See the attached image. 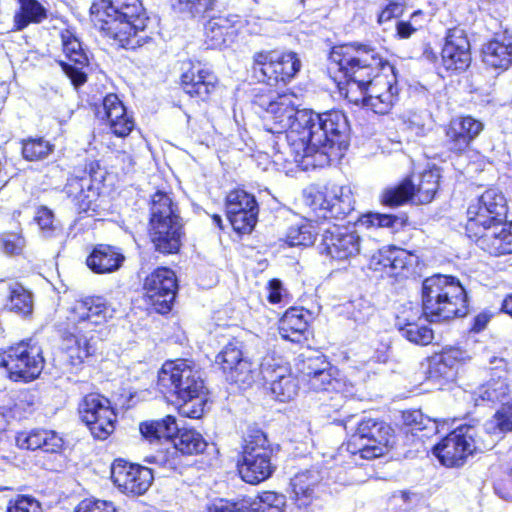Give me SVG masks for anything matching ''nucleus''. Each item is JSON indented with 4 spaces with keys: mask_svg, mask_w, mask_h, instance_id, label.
Instances as JSON below:
<instances>
[{
    "mask_svg": "<svg viewBox=\"0 0 512 512\" xmlns=\"http://www.w3.org/2000/svg\"><path fill=\"white\" fill-rule=\"evenodd\" d=\"M328 71L340 91H346V97L353 90L360 92L361 99L350 98V101H361L376 114L388 113L397 100L395 67L383 61L368 45L348 43L333 47Z\"/></svg>",
    "mask_w": 512,
    "mask_h": 512,
    "instance_id": "1",
    "label": "nucleus"
},
{
    "mask_svg": "<svg viewBox=\"0 0 512 512\" xmlns=\"http://www.w3.org/2000/svg\"><path fill=\"white\" fill-rule=\"evenodd\" d=\"M292 140L297 141L292 161L304 170L325 167L341 159L350 143V126L339 110L299 114Z\"/></svg>",
    "mask_w": 512,
    "mask_h": 512,
    "instance_id": "2",
    "label": "nucleus"
},
{
    "mask_svg": "<svg viewBox=\"0 0 512 512\" xmlns=\"http://www.w3.org/2000/svg\"><path fill=\"white\" fill-rule=\"evenodd\" d=\"M108 317L109 307L100 296H82L67 309L63 344L73 365L82 363L95 352L94 334Z\"/></svg>",
    "mask_w": 512,
    "mask_h": 512,
    "instance_id": "3",
    "label": "nucleus"
},
{
    "mask_svg": "<svg viewBox=\"0 0 512 512\" xmlns=\"http://www.w3.org/2000/svg\"><path fill=\"white\" fill-rule=\"evenodd\" d=\"M159 390L168 397H175L179 413L199 419L206 405L204 381L201 371L191 361H167L158 372Z\"/></svg>",
    "mask_w": 512,
    "mask_h": 512,
    "instance_id": "4",
    "label": "nucleus"
},
{
    "mask_svg": "<svg viewBox=\"0 0 512 512\" xmlns=\"http://www.w3.org/2000/svg\"><path fill=\"white\" fill-rule=\"evenodd\" d=\"M422 314L431 323H441L468 313V294L458 278L434 274L422 282Z\"/></svg>",
    "mask_w": 512,
    "mask_h": 512,
    "instance_id": "5",
    "label": "nucleus"
},
{
    "mask_svg": "<svg viewBox=\"0 0 512 512\" xmlns=\"http://www.w3.org/2000/svg\"><path fill=\"white\" fill-rule=\"evenodd\" d=\"M182 219L170 195L157 191L150 200V236L157 251L176 253L181 245Z\"/></svg>",
    "mask_w": 512,
    "mask_h": 512,
    "instance_id": "6",
    "label": "nucleus"
},
{
    "mask_svg": "<svg viewBox=\"0 0 512 512\" xmlns=\"http://www.w3.org/2000/svg\"><path fill=\"white\" fill-rule=\"evenodd\" d=\"M483 434L487 433L480 425H460L434 446L433 453L447 467L461 466L469 455L494 446V439L487 440Z\"/></svg>",
    "mask_w": 512,
    "mask_h": 512,
    "instance_id": "7",
    "label": "nucleus"
},
{
    "mask_svg": "<svg viewBox=\"0 0 512 512\" xmlns=\"http://www.w3.org/2000/svg\"><path fill=\"white\" fill-rule=\"evenodd\" d=\"M139 431L143 438L151 443L161 439L171 441L173 453L197 455L203 453L208 447V442L201 433L195 429L179 428L176 418L172 415L144 421L140 423Z\"/></svg>",
    "mask_w": 512,
    "mask_h": 512,
    "instance_id": "8",
    "label": "nucleus"
},
{
    "mask_svg": "<svg viewBox=\"0 0 512 512\" xmlns=\"http://www.w3.org/2000/svg\"><path fill=\"white\" fill-rule=\"evenodd\" d=\"M273 448L266 434L257 428L248 430L244 438L238 471L241 478L249 484H258L268 479L276 466L272 462Z\"/></svg>",
    "mask_w": 512,
    "mask_h": 512,
    "instance_id": "9",
    "label": "nucleus"
},
{
    "mask_svg": "<svg viewBox=\"0 0 512 512\" xmlns=\"http://www.w3.org/2000/svg\"><path fill=\"white\" fill-rule=\"evenodd\" d=\"M44 363L42 348L33 339L22 340L0 353V367L5 368L9 379L15 382L35 380Z\"/></svg>",
    "mask_w": 512,
    "mask_h": 512,
    "instance_id": "10",
    "label": "nucleus"
},
{
    "mask_svg": "<svg viewBox=\"0 0 512 512\" xmlns=\"http://www.w3.org/2000/svg\"><path fill=\"white\" fill-rule=\"evenodd\" d=\"M392 439L393 429L389 424L377 418L363 417L347 442V451L362 459L378 458L388 451Z\"/></svg>",
    "mask_w": 512,
    "mask_h": 512,
    "instance_id": "11",
    "label": "nucleus"
},
{
    "mask_svg": "<svg viewBox=\"0 0 512 512\" xmlns=\"http://www.w3.org/2000/svg\"><path fill=\"white\" fill-rule=\"evenodd\" d=\"M253 76L269 86L286 85L301 69V61L294 52L260 51L253 55Z\"/></svg>",
    "mask_w": 512,
    "mask_h": 512,
    "instance_id": "12",
    "label": "nucleus"
},
{
    "mask_svg": "<svg viewBox=\"0 0 512 512\" xmlns=\"http://www.w3.org/2000/svg\"><path fill=\"white\" fill-rule=\"evenodd\" d=\"M128 0H97L91 8V21L114 45L126 48L128 44Z\"/></svg>",
    "mask_w": 512,
    "mask_h": 512,
    "instance_id": "13",
    "label": "nucleus"
},
{
    "mask_svg": "<svg viewBox=\"0 0 512 512\" xmlns=\"http://www.w3.org/2000/svg\"><path fill=\"white\" fill-rule=\"evenodd\" d=\"M305 201L318 220H342L354 211V199L350 187L329 183L324 191L305 193Z\"/></svg>",
    "mask_w": 512,
    "mask_h": 512,
    "instance_id": "14",
    "label": "nucleus"
},
{
    "mask_svg": "<svg viewBox=\"0 0 512 512\" xmlns=\"http://www.w3.org/2000/svg\"><path fill=\"white\" fill-rule=\"evenodd\" d=\"M78 411L82 422L95 438L104 440L114 431L116 414L104 396L97 393L85 395Z\"/></svg>",
    "mask_w": 512,
    "mask_h": 512,
    "instance_id": "15",
    "label": "nucleus"
},
{
    "mask_svg": "<svg viewBox=\"0 0 512 512\" xmlns=\"http://www.w3.org/2000/svg\"><path fill=\"white\" fill-rule=\"evenodd\" d=\"M260 374L271 393L280 402L294 398L298 392V381L291 373L290 366L282 357L266 355L259 365Z\"/></svg>",
    "mask_w": 512,
    "mask_h": 512,
    "instance_id": "16",
    "label": "nucleus"
},
{
    "mask_svg": "<svg viewBox=\"0 0 512 512\" xmlns=\"http://www.w3.org/2000/svg\"><path fill=\"white\" fill-rule=\"evenodd\" d=\"M361 244L355 225L333 224L324 229L320 249L331 259L345 261L361 253Z\"/></svg>",
    "mask_w": 512,
    "mask_h": 512,
    "instance_id": "17",
    "label": "nucleus"
},
{
    "mask_svg": "<svg viewBox=\"0 0 512 512\" xmlns=\"http://www.w3.org/2000/svg\"><path fill=\"white\" fill-rule=\"evenodd\" d=\"M99 164L91 162L89 172L84 171L82 176H71L64 187L66 195L74 202L78 211L95 212L98 208L100 183L103 174L98 172Z\"/></svg>",
    "mask_w": 512,
    "mask_h": 512,
    "instance_id": "18",
    "label": "nucleus"
},
{
    "mask_svg": "<svg viewBox=\"0 0 512 512\" xmlns=\"http://www.w3.org/2000/svg\"><path fill=\"white\" fill-rule=\"evenodd\" d=\"M309 109L297 110L291 96L283 94L279 97L277 105H272L271 113L263 115L264 127L267 131L282 136L287 142L288 153L293 157L297 141L292 140V134L297 133L295 124L299 114L308 112Z\"/></svg>",
    "mask_w": 512,
    "mask_h": 512,
    "instance_id": "19",
    "label": "nucleus"
},
{
    "mask_svg": "<svg viewBox=\"0 0 512 512\" xmlns=\"http://www.w3.org/2000/svg\"><path fill=\"white\" fill-rule=\"evenodd\" d=\"M507 202L501 191L487 189L467 209L466 230L478 227V224L506 222Z\"/></svg>",
    "mask_w": 512,
    "mask_h": 512,
    "instance_id": "20",
    "label": "nucleus"
},
{
    "mask_svg": "<svg viewBox=\"0 0 512 512\" xmlns=\"http://www.w3.org/2000/svg\"><path fill=\"white\" fill-rule=\"evenodd\" d=\"M258 214L259 206L254 195L241 189L227 195L226 215L237 233H251L258 221Z\"/></svg>",
    "mask_w": 512,
    "mask_h": 512,
    "instance_id": "21",
    "label": "nucleus"
},
{
    "mask_svg": "<svg viewBox=\"0 0 512 512\" xmlns=\"http://www.w3.org/2000/svg\"><path fill=\"white\" fill-rule=\"evenodd\" d=\"M175 273L169 268H158L146 276L144 289L156 312L166 314L171 311L177 292Z\"/></svg>",
    "mask_w": 512,
    "mask_h": 512,
    "instance_id": "22",
    "label": "nucleus"
},
{
    "mask_svg": "<svg viewBox=\"0 0 512 512\" xmlns=\"http://www.w3.org/2000/svg\"><path fill=\"white\" fill-rule=\"evenodd\" d=\"M217 365L228 381L250 386L255 379V370L252 363L243 357L241 349L236 343L227 344L216 356Z\"/></svg>",
    "mask_w": 512,
    "mask_h": 512,
    "instance_id": "23",
    "label": "nucleus"
},
{
    "mask_svg": "<svg viewBox=\"0 0 512 512\" xmlns=\"http://www.w3.org/2000/svg\"><path fill=\"white\" fill-rule=\"evenodd\" d=\"M466 233L480 249L490 255L512 253V241L506 222L478 224V227L466 230Z\"/></svg>",
    "mask_w": 512,
    "mask_h": 512,
    "instance_id": "24",
    "label": "nucleus"
},
{
    "mask_svg": "<svg viewBox=\"0 0 512 512\" xmlns=\"http://www.w3.org/2000/svg\"><path fill=\"white\" fill-rule=\"evenodd\" d=\"M181 75V87L191 98L197 101H207L215 91L218 78L201 62L183 64Z\"/></svg>",
    "mask_w": 512,
    "mask_h": 512,
    "instance_id": "25",
    "label": "nucleus"
},
{
    "mask_svg": "<svg viewBox=\"0 0 512 512\" xmlns=\"http://www.w3.org/2000/svg\"><path fill=\"white\" fill-rule=\"evenodd\" d=\"M471 63L470 43L462 29L447 32L441 51V66L449 74L464 72Z\"/></svg>",
    "mask_w": 512,
    "mask_h": 512,
    "instance_id": "26",
    "label": "nucleus"
},
{
    "mask_svg": "<svg viewBox=\"0 0 512 512\" xmlns=\"http://www.w3.org/2000/svg\"><path fill=\"white\" fill-rule=\"evenodd\" d=\"M323 479V471L317 467L297 473L290 482V499L298 508H307L325 494Z\"/></svg>",
    "mask_w": 512,
    "mask_h": 512,
    "instance_id": "27",
    "label": "nucleus"
},
{
    "mask_svg": "<svg viewBox=\"0 0 512 512\" xmlns=\"http://www.w3.org/2000/svg\"><path fill=\"white\" fill-rule=\"evenodd\" d=\"M484 124L472 116H459L451 119L445 129V146L457 155L464 153L480 135Z\"/></svg>",
    "mask_w": 512,
    "mask_h": 512,
    "instance_id": "28",
    "label": "nucleus"
},
{
    "mask_svg": "<svg viewBox=\"0 0 512 512\" xmlns=\"http://www.w3.org/2000/svg\"><path fill=\"white\" fill-rule=\"evenodd\" d=\"M63 52L69 62L61 61L60 65L74 86H80L87 80L83 68L88 65V57L80 40L70 29L61 32Z\"/></svg>",
    "mask_w": 512,
    "mask_h": 512,
    "instance_id": "29",
    "label": "nucleus"
},
{
    "mask_svg": "<svg viewBox=\"0 0 512 512\" xmlns=\"http://www.w3.org/2000/svg\"><path fill=\"white\" fill-rule=\"evenodd\" d=\"M422 309L418 306L405 307L397 316L395 326L408 341L418 345H428L432 342L433 331L422 319Z\"/></svg>",
    "mask_w": 512,
    "mask_h": 512,
    "instance_id": "30",
    "label": "nucleus"
},
{
    "mask_svg": "<svg viewBox=\"0 0 512 512\" xmlns=\"http://www.w3.org/2000/svg\"><path fill=\"white\" fill-rule=\"evenodd\" d=\"M463 358L459 348H446L428 358L427 379L440 386L455 380Z\"/></svg>",
    "mask_w": 512,
    "mask_h": 512,
    "instance_id": "31",
    "label": "nucleus"
},
{
    "mask_svg": "<svg viewBox=\"0 0 512 512\" xmlns=\"http://www.w3.org/2000/svg\"><path fill=\"white\" fill-rule=\"evenodd\" d=\"M241 18L238 15L211 17L204 27L205 43L208 48L221 49L231 45L237 37Z\"/></svg>",
    "mask_w": 512,
    "mask_h": 512,
    "instance_id": "32",
    "label": "nucleus"
},
{
    "mask_svg": "<svg viewBox=\"0 0 512 512\" xmlns=\"http://www.w3.org/2000/svg\"><path fill=\"white\" fill-rule=\"evenodd\" d=\"M483 62L494 69L505 71L512 66V35L497 34L483 46Z\"/></svg>",
    "mask_w": 512,
    "mask_h": 512,
    "instance_id": "33",
    "label": "nucleus"
},
{
    "mask_svg": "<svg viewBox=\"0 0 512 512\" xmlns=\"http://www.w3.org/2000/svg\"><path fill=\"white\" fill-rule=\"evenodd\" d=\"M125 261V256L114 246L99 244L87 258L88 267L97 274L112 273Z\"/></svg>",
    "mask_w": 512,
    "mask_h": 512,
    "instance_id": "34",
    "label": "nucleus"
},
{
    "mask_svg": "<svg viewBox=\"0 0 512 512\" xmlns=\"http://www.w3.org/2000/svg\"><path fill=\"white\" fill-rule=\"evenodd\" d=\"M310 314L302 308L292 307L288 309L279 323V334L285 340L300 343L306 339L308 330V317Z\"/></svg>",
    "mask_w": 512,
    "mask_h": 512,
    "instance_id": "35",
    "label": "nucleus"
},
{
    "mask_svg": "<svg viewBox=\"0 0 512 512\" xmlns=\"http://www.w3.org/2000/svg\"><path fill=\"white\" fill-rule=\"evenodd\" d=\"M507 375L505 370L495 371L489 381L475 390L473 394L475 405L494 404L505 400L510 391Z\"/></svg>",
    "mask_w": 512,
    "mask_h": 512,
    "instance_id": "36",
    "label": "nucleus"
},
{
    "mask_svg": "<svg viewBox=\"0 0 512 512\" xmlns=\"http://www.w3.org/2000/svg\"><path fill=\"white\" fill-rule=\"evenodd\" d=\"M104 114L109 121L110 128L117 137L128 135L127 109L116 94H108L102 103Z\"/></svg>",
    "mask_w": 512,
    "mask_h": 512,
    "instance_id": "37",
    "label": "nucleus"
},
{
    "mask_svg": "<svg viewBox=\"0 0 512 512\" xmlns=\"http://www.w3.org/2000/svg\"><path fill=\"white\" fill-rule=\"evenodd\" d=\"M149 21L140 0H130V48L140 47L150 39L145 31Z\"/></svg>",
    "mask_w": 512,
    "mask_h": 512,
    "instance_id": "38",
    "label": "nucleus"
},
{
    "mask_svg": "<svg viewBox=\"0 0 512 512\" xmlns=\"http://www.w3.org/2000/svg\"><path fill=\"white\" fill-rule=\"evenodd\" d=\"M414 194L415 184L412 180L406 178L400 183L384 189L380 201L386 207L396 208L413 199Z\"/></svg>",
    "mask_w": 512,
    "mask_h": 512,
    "instance_id": "39",
    "label": "nucleus"
},
{
    "mask_svg": "<svg viewBox=\"0 0 512 512\" xmlns=\"http://www.w3.org/2000/svg\"><path fill=\"white\" fill-rule=\"evenodd\" d=\"M5 307L22 317L33 311V296L22 285L15 283L9 287V295Z\"/></svg>",
    "mask_w": 512,
    "mask_h": 512,
    "instance_id": "40",
    "label": "nucleus"
},
{
    "mask_svg": "<svg viewBox=\"0 0 512 512\" xmlns=\"http://www.w3.org/2000/svg\"><path fill=\"white\" fill-rule=\"evenodd\" d=\"M439 170L437 168L424 171L419 178V182L415 184L414 197L419 203L426 204L433 200L439 188Z\"/></svg>",
    "mask_w": 512,
    "mask_h": 512,
    "instance_id": "41",
    "label": "nucleus"
},
{
    "mask_svg": "<svg viewBox=\"0 0 512 512\" xmlns=\"http://www.w3.org/2000/svg\"><path fill=\"white\" fill-rule=\"evenodd\" d=\"M329 362L324 355L317 352H311L308 355L300 354L297 358L296 367L304 381L308 382L322 369L328 368Z\"/></svg>",
    "mask_w": 512,
    "mask_h": 512,
    "instance_id": "42",
    "label": "nucleus"
},
{
    "mask_svg": "<svg viewBox=\"0 0 512 512\" xmlns=\"http://www.w3.org/2000/svg\"><path fill=\"white\" fill-rule=\"evenodd\" d=\"M404 424L410 428V432L416 435L424 432L422 437H429L437 432V425L434 420L426 417L421 411L413 410L403 413Z\"/></svg>",
    "mask_w": 512,
    "mask_h": 512,
    "instance_id": "43",
    "label": "nucleus"
},
{
    "mask_svg": "<svg viewBox=\"0 0 512 512\" xmlns=\"http://www.w3.org/2000/svg\"><path fill=\"white\" fill-rule=\"evenodd\" d=\"M286 497L273 491H264L250 504L248 512H283Z\"/></svg>",
    "mask_w": 512,
    "mask_h": 512,
    "instance_id": "44",
    "label": "nucleus"
},
{
    "mask_svg": "<svg viewBox=\"0 0 512 512\" xmlns=\"http://www.w3.org/2000/svg\"><path fill=\"white\" fill-rule=\"evenodd\" d=\"M19 2L21 14L15 16L19 29L26 27L30 22H41L46 18V10L38 1L19 0Z\"/></svg>",
    "mask_w": 512,
    "mask_h": 512,
    "instance_id": "45",
    "label": "nucleus"
},
{
    "mask_svg": "<svg viewBox=\"0 0 512 512\" xmlns=\"http://www.w3.org/2000/svg\"><path fill=\"white\" fill-rule=\"evenodd\" d=\"M152 481L153 473L151 469L130 463V493L144 494L151 486Z\"/></svg>",
    "mask_w": 512,
    "mask_h": 512,
    "instance_id": "46",
    "label": "nucleus"
},
{
    "mask_svg": "<svg viewBox=\"0 0 512 512\" xmlns=\"http://www.w3.org/2000/svg\"><path fill=\"white\" fill-rule=\"evenodd\" d=\"M482 429L487 433L486 435L483 434V437L487 440L493 439L491 430H493L494 433L497 431L499 433L512 432V408L509 404L503 405L502 408L495 413L494 420L486 423Z\"/></svg>",
    "mask_w": 512,
    "mask_h": 512,
    "instance_id": "47",
    "label": "nucleus"
},
{
    "mask_svg": "<svg viewBox=\"0 0 512 512\" xmlns=\"http://www.w3.org/2000/svg\"><path fill=\"white\" fill-rule=\"evenodd\" d=\"M316 233L311 224H297L289 227L285 242L291 246H310L315 242Z\"/></svg>",
    "mask_w": 512,
    "mask_h": 512,
    "instance_id": "48",
    "label": "nucleus"
},
{
    "mask_svg": "<svg viewBox=\"0 0 512 512\" xmlns=\"http://www.w3.org/2000/svg\"><path fill=\"white\" fill-rule=\"evenodd\" d=\"M365 222L371 226L388 228L392 232L404 227L407 224L408 217L406 214L399 215L385 213H368L365 216Z\"/></svg>",
    "mask_w": 512,
    "mask_h": 512,
    "instance_id": "49",
    "label": "nucleus"
},
{
    "mask_svg": "<svg viewBox=\"0 0 512 512\" xmlns=\"http://www.w3.org/2000/svg\"><path fill=\"white\" fill-rule=\"evenodd\" d=\"M310 389L316 392H331L339 390L342 383L332 375V367L329 365L328 368L322 369L313 378H310L307 382Z\"/></svg>",
    "mask_w": 512,
    "mask_h": 512,
    "instance_id": "50",
    "label": "nucleus"
},
{
    "mask_svg": "<svg viewBox=\"0 0 512 512\" xmlns=\"http://www.w3.org/2000/svg\"><path fill=\"white\" fill-rule=\"evenodd\" d=\"M53 146L43 138L29 139L23 143L22 154L26 160L38 161L52 152Z\"/></svg>",
    "mask_w": 512,
    "mask_h": 512,
    "instance_id": "51",
    "label": "nucleus"
},
{
    "mask_svg": "<svg viewBox=\"0 0 512 512\" xmlns=\"http://www.w3.org/2000/svg\"><path fill=\"white\" fill-rule=\"evenodd\" d=\"M280 96L282 95L267 87L256 88L254 89L252 104L256 112H263V115H267L271 113L272 105H277Z\"/></svg>",
    "mask_w": 512,
    "mask_h": 512,
    "instance_id": "52",
    "label": "nucleus"
},
{
    "mask_svg": "<svg viewBox=\"0 0 512 512\" xmlns=\"http://www.w3.org/2000/svg\"><path fill=\"white\" fill-rule=\"evenodd\" d=\"M171 5L177 12L194 16L212 9L213 0H171Z\"/></svg>",
    "mask_w": 512,
    "mask_h": 512,
    "instance_id": "53",
    "label": "nucleus"
},
{
    "mask_svg": "<svg viewBox=\"0 0 512 512\" xmlns=\"http://www.w3.org/2000/svg\"><path fill=\"white\" fill-rule=\"evenodd\" d=\"M403 254V250L397 248H382L370 257L369 267L375 271H383L388 275V270L391 267L392 255Z\"/></svg>",
    "mask_w": 512,
    "mask_h": 512,
    "instance_id": "54",
    "label": "nucleus"
},
{
    "mask_svg": "<svg viewBox=\"0 0 512 512\" xmlns=\"http://www.w3.org/2000/svg\"><path fill=\"white\" fill-rule=\"evenodd\" d=\"M34 220L38 224L42 235L46 238H50L60 231L55 223L53 212L45 206L37 209Z\"/></svg>",
    "mask_w": 512,
    "mask_h": 512,
    "instance_id": "55",
    "label": "nucleus"
},
{
    "mask_svg": "<svg viewBox=\"0 0 512 512\" xmlns=\"http://www.w3.org/2000/svg\"><path fill=\"white\" fill-rule=\"evenodd\" d=\"M26 245L20 233H4L0 235V249L7 255L20 254Z\"/></svg>",
    "mask_w": 512,
    "mask_h": 512,
    "instance_id": "56",
    "label": "nucleus"
},
{
    "mask_svg": "<svg viewBox=\"0 0 512 512\" xmlns=\"http://www.w3.org/2000/svg\"><path fill=\"white\" fill-rule=\"evenodd\" d=\"M333 394L330 397H324L321 399L320 410L323 415L331 418L334 413H338L346 404L345 396L339 391H332Z\"/></svg>",
    "mask_w": 512,
    "mask_h": 512,
    "instance_id": "57",
    "label": "nucleus"
},
{
    "mask_svg": "<svg viewBox=\"0 0 512 512\" xmlns=\"http://www.w3.org/2000/svg\"><path fill=\"white\" fill-rule=\"evenodd\" d=\"M111 480L120 492L125 493L128 488L127 461L116 459L111 465Z\"/></svg>",
    "mask_w": 512,
    "mask_h": 512,
    "instance_id": "58",
    "label": "nucleus"
},
{
    "mask_svg": "<svg viewBox=\"0 0 512 512\" xmlns=\"http://www.w3.org/2000/svg\"><path fill=\"white\" fill-rule=\"evenodd\" d=\"M43 429H35L29 432H20L16 436V445L21 449L37 450L40 447Z\"/></svg>",
    "mask_w": 512,
    "mask_h": 512,
    "instance_id": "59",
    "label": "nucleus"
},
{
    "mask_svg": "<svg viewBox=\"0 0 512 512\" xmlns=\"http://www.w3.org/2000/svg\"><path fill=\"white\" fill-rule=\"evenodd\" d=\"M75 512H116L112 503L99 499H84L76 507Z\"/></svg>",
    "mask_w": 512,
    "mask_h": 512,
    "instance_id": "60",
    "label": "nucleus"
},
{
    "mask_svg": "<svg viewBox=\"0 0 512 512\" xmlns=\"http://www.w3.org/2000/svg\"><path fill=\"white\" fill-rule=\"evenodd\" d=\"M7 512H42V508L34 498L20 496L14 502H10Z\"/></svg>",
    "mask_w": 512,
    "mask_h": 512,
    "instance_id": "61",
    "label": "nucleus"
},
{
    "mask_svg": "<svg viewBox=\"0 0 512 512\" xmlns=\"http://www.w3.org/2000/svg\"><path fill=\"white\" fill-rule=\"evenodd\" d=\"M43 437H41L39 449L48 453L59 452L63 446V439L52 430H42Z\"/></svg>",
    "mask_w": 512,
    "mask_h": 512,
    "instance_id": "62",
    "label": "nucleus"
},
{
    "mask_svg": "<svg viewBox=\"0 0 512 512\" xmlns=\"http://www.w3.org/2000/svg\"><path fill=\"white\" fill-rule=\"evenodd\" d=\"M404 11V3L400 0L390 1L381 11L378 16L380 24L390 21L392 18H397L402 15Z\"/></svg>",
    "mask_w": 512,
    "mask_h": 512,
    "instance_id": "63",
    "label": "nucleus"
},
{
    "mask_svg": "<svg viewBox=\"0 0 512 512\" xmlns=\"http://www.w3.org/2000/svg\"><path fill=\"white\" fill-rule=\"evenodd\" d=\"M208 512H248V509L243 504L240 505L238 503L220 500L214 503L213 506L209 508Z\"/></svg>",
    "mask_w": 512,
    "mask_h": 512,
    "instance_id": "64",
    "label": "nucleus"
}]
</instances>
